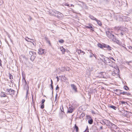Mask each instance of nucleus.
I'll use <instances>...</instances> for the list:
<instances>
[{"label":"nucleus","instance_id":"f257e3e1","mask_svg":"<svg viewBox=\"0 0 132 132\" xmlns=\"http://www.w3.org/2000/svg\"><path fill=\"white\" fill-rule=\"evenodd\" d=\"M103 61L104 63L110 66L113 67L115 64V63L111 60L109 58L104 57Z\"/></svg>","mask_w":132,"mask_h":132},{"label":"nucleus","instance_id":"f03ea898","mask_svg":"<svg viewBox=\"0 0 132 132\" xmlns=\"http://www.w3.org/2000/svg\"><path fill=\"white\" fill-rule=\"evenodd\" d=\"M97 46L103 49V47L106 48L109 51L111 50V48L109 46L106 44H103L102 45L100 43L97 44Z\"/></svg>","mask_w":132,"mask_h":132},{"label":"nucleus","instance_id":"7ed1b4c3","mask_svg":"<svg viewBox=\"0 0 132 132\" xmlns=\"http://www.w3.org/2000/svg\"><path fill=\"white\" fill-rule=\"evenodd\" d=\"M22 81L23 82L22 86L24 87V89L27 90V94L28 90L29 89L28 86L27 84L26 80L24 78H23Z\"/></svg>","mask_w":132,"mask_h":132},{"label":"nucleus","instance_id":"20e7f679","mask_svg":"<svg viewBox=\"0 0 132 132\" xmlns=\"http://www.w3.org/2000/svg\"><path fill=\"white\" fill-rule=\"evenodd\" d=\"M29 54L31 55L30 60L32 61H34L36 56V53L34 51H29Z\"/></svg>","mask_w":132,"mask_h":132},{"label":"nucleus","instance_id":"39448f33","mask_svg":"<svg viewBox=\"0 0 132 132\" xmlns=\"http://www.w3.org/2000/svg\"><path fill=\"white\" fill-rule=\"evenodd\" d=\"M111 127L112 130H114L115 132L119 130V128L117 126L113 124H112V125Z\"/></svg>","mask_w":132,"mask_h":132},{"label":"nucleus","instance_id":"423d86ee","mask_svg":"<svg viewBox=\"0 0 132 132\" xmlns=\"http://www.w3.org/2000/svg\"><path fill=\"white\" fill-rule=\"evenodd\" d=\"M6 91L7 92V94L11 95H13L14 94V91L11 89H7Z\"/></svg>","mask_w":132,"mask_h":132},{"label":"nucleus","instance_id":"0eeeda50","mask_svg":"<svg viewBox=\"0 0 132 132\" xmlns=\"http://www.w3.org/2000/svg\"><path fill=\"white\" fill-rule=\"evenodd\" d=\"M111 32V31H110L109 30L106 31V34L107 36L109 38H111L112 36H113V35L112 34Z\"/></svg>","mask_w":132,"mask_h":132},{"label":"nucleus","instance_id":"6e6552de","mask_svg":"<svg viewBox=\"0 0 132 132\" xmlns=\"http://www.w3.org/2000/svg\"><path fill=\"white\" fill-rule=\"evenodd\" d=\"M25 39L28 42H31L35 46L36 45V43H33V42H34V41L33 39H30L29 38L27 37L26 38H25Z\"/></svg>","mask_w":132,"mask_h":132},{"label":"nucleus","instance_id":"1a4fd4ad","mask_svg":"<svg viewBox=\"0 0 132 132\" xmlns=\"http://www.w3.org/2000/svg\"><path fill=\"white\" fill-rule=\"evenodd\" d=\"M70 86L72 89L74 90L75 92H77V88L76 86L73 84H71Z\"/></svg>","mask_w":132,"mask_h":132},{"label":"nucleus","instance_id":"9d476101","mask_svg":"<svg viewBox=\"0 0 132 132\" xmlns=\"http://www.w3.org/2000/svg\"><path fill=\"white\" fill-rule=\"evenodd\" d=\"M53 14V15H55V16H58L59 14L60 15H61L62 14L60 12H58L57 11H52Z\"/></svg>","mask_w":132,"mask_h":132},{"label":"nucleus","instance_id":"9b49d317","mask_svg":"<svg viewBox=\"0 0 132 132\" xmlns=\"http://www.w3.org/2000/svg\"><path fill=\"white\" fill-rule=\"evenodd\" d=\"M115 91H116V92H118V91H119V92H120V94H117V95L119 96V95H121V94H123V95H126V92H121L122 91V90H120V89H116L115 90Z\"/></svg>","mask_w":132,"mask_h":132},{"label":"nucleus","instance_id":"f8f14e48","mask_svg":"<svg viewBox=\"0 0 132 132\" xmlns=\"http://www.w3.org/2000/svg\"><path fill=\"white\" fill-rule=\"evenodd\" d=\"M44 50L42 48H40L38 50V53L40 55L44 53Z\"/></svg>","mask_w":132,"mask_h":132},{"label":"nucleus","instance_id":"ddd939ff","mask_svg":"<svg viewBox=\"0 0 132 132\" xmlns=\"http://www.w3.org/2000/svg\"><path fill=\"white\" fill-rule=\"evenodd\" d=\"M102 72H101L100 73H98V74L99 75H96V74H95V76L96 77H97L98 78H101L102 77H103V76L102 75Z\"/></svg>","mask_w":132,"mask_h":132},{"label":"nucleus","instance_id":"4468645a","mask_svg":"<svg viewBox=\"0 0 132 132\" xmlns=\"http://www.w3.org/2000/svg\"><path fill=\"white\" fill-rule=\"evenodd\" d=\"M60 49L61 51H62V53L63 54H64L65 51V49L62 46L60 47Z\"/></svg>","mask_w":132,"mask_h":132},{"label":"nucleus","instance_id":"2eb2a0df","mask_svg":"<svg viewBox=\"0 0 132 132\" xmlns=\"http://www.w3.org/2000/svg\"><path fill=\"white\" fill-rule=\"evenodd\" d=\"M76 52H77L79 54H80L81 53H83V54H85V53L84 52L80 50L77 49L76 50Z\"/></svg>","mask_w":132,"mask_h":132},{"label":"nucleus","instance_id":"dca6fc26","mask_svg":"<svg viewBox=\"0 0 132 132\" xmlns=\"http://www.w3.org/2000/svg\"><path fill=\"white\" fill-rule=\"evenodd\" d=\"M85 27L86 28L89 29L91 30H92L93 29V27H92V24H89V26H85Z\"/></svg>","mask_w":132,"mask_h":132},{"label":"nucleus","instance_id":"f3484780","mask_svg":"<svg viewBox=\"0 0 132 132\" xmlns=\"http://www.w3.org/2000/svg\"><path fill=\"white\" fill-rule=\"evenodd\" d=\"M89 17L90 18V19H91L95 21L97 20V19L92 15H89Z\"/></svg>","mask_w":132,"mask_h":132},{"label":"nucleus","instance_id":"a211bd4d","mask_svg":"<svg viewBox=\"0 0 132 132\" xmlns=\"http://www.w3.org/2000/svg\"><path fill=\"white\" fill-rule=\"evenodd\" d=\"M107 125V126H111L113 123H111L108 120L106 122Z\"/></svg>","mask_w":132,"mask_h":132},{"label":"nucleus","instance_id":"6ab92c4d","mask_svg":"<svg viewBox=\"0 0 132 132\" xmlns=\"http://www.w3.org/2000/svg\"><path fill=\"white\" fill-rule=\"evenodd\" d=\"M109 107L110 108H112V109H114L115 110H116L117 109V107L116 106H115L113 105L109 106Z\"/></svg>","mask_w":132,"mask_h":132},{"label":"nucleus","instance_id":"aec40b11","mask_svg":"<svg viewBox=\"0 0 132 132\" xmlns=\"http://www.w3.org/2000/svg\"><path fill=\"white\" fill-rule=\"evenodd\" d=\"M78 127L76 126V125L75 124V129L74 130H75L76 132H78Z\"/></svg>","mask_w":132,"mask_h":132},{"label":"nucleus","instance_id":"412c9836","mask_svg":"<svg viewBox=\"0 0 132 132\" xmlns=\"http://www.w3.org/2000/svg\"><path fill=\"white\" fill-rule=\"evenodd\" d=\"M110 39H112V40L114 41V42L115 41H116V38L113 35V36H112L110 38Z\"/></svg>","mask_w":132,"mask_h":132},{"label":"nucleus","instance_id":"4be33fe9","mask_svg":"<svg viewBox=\"0 0 132 132\" xmlns=\"http://www.w3.org/2000/svg\"><path fill=\"white\" fill-rule=\"evenodd\" d=\"M96 21L97 24L100 26H101L102 25V23L99 20H98L97 19V20H96Z\"/></svg>","mask_w":132,"mask_h":132},{"label":"nucleus","instance_id":"5701e85b","mask_svg":"<svg viewBox=\"0 0 132 132\" xmlns=\"http://www.w3.org/2000/svg\"><path fill=\"white\" fill-rule=\"evenodd\" d=\"M1 97H6V95L4 93L1 92Z\"/></svg>","mask_w":132,"mask_h":132},{"label":"nucleus","instance_id":"b1692460","mask_svg":"<svg viewBox=\"0 0 132 132\" xmlns=\"http://www.w3.org/2000/svg\"><path fill=\"white\" fill-rule=\"evenodd\" d=\"M73 111V109L72 107H70L69 108V110L68 111V112L69 113H71Z\"/></svg>","mask_w":132,"mask_h":132},{"label":"nucleus","instance_id":"393cba45","mask_svg":"<svg viewBox=\"0 0 132 132\" xmlns=\"http://www.w3.org/2000/svg\"><path fill=\"white\" fill-rule=\"evenodd\" d=\"M45 39L46 40V41H47V43H48V44H50V41L48 39V38H47V37H45Z\"/></svg>","mask_w":132,"mask_h":132},{"label":"nucleus","instance_id":"a878e982","mask_svg":"<svg viewBox=\"0 0 132 132\" xmlns=\"http://www.w3.org/2000/svg\"><path fill=\"white\" fill-rule=\"evenodd\" d=\"M93 122V120L92 119L89 120L88 121V123L90 124H92Z\"/></svg>","mask_w":132,"mask_h":132},{"label":"nucleus","instance_id":"bb28decb","mask_svg":"<svg viewBox=\"0 0 132 132\" xmlns=\"http://www.w3.org/2000/svg\"><path fill=\"white\" fill-rule=\"evenodd\" d=\"M114 42H116V43L117 44H118L119 45H121V43L120 42V41L119 40H117V39H116V41H115Z\"/></svg>","mask_w":132,"mask_h":132},{"label":"nucleus","instance_id":"cd10ccee","mask_svg":"<svg viewBox=\"0 0 132 132\" xmlns=\"http://www.w3.org/2000/svg\"><path fill=\"white\" fill-rule=\"evenodd\" d=\"M65 6H71V7H74V5L72 4H65Z\"/></svg>","mask_w":132,"mask_h":132},{"label":"nucleus","instance_id":"c85d7f7f","mask_svg":"<svg viewBox=\"0 0 132 132\" xmlns=\"http://www.w3.org/2000/svg\"><path fill=\"white\" fill-rule=\"evenodd\" d=\"M9 78L10 79H13V76L11 74H9Z\"/></svg>","mask_w":132,"mask_h":132},{"label":"nucleus","instance_id":"c756f323","mask_svg":"<svg viewBox=\"0 0 132 132\" xmlns=\"http://www.w3.org/2000/svg\"><path fill=\"white\" fill-rule=\"evenodd\" d=\"M112 75L114 76H115L117 75V74L115 72H113L112 73Z\"/></svg>","mask_w":132,"mask_h":132},{"label":"nucleus","instance_id":"7c9ffc66","mask_svg":"<svg viewBox=\"0 0 132 132\" xmlns=\"http://www.w3.org/2000/svg\"><path fill=\"white\" fill-rule=\"evenodd\" d=\"M94 55V54H93L92 53H90V55L89 56V57L90 58H91Z\"/></svg>","mask_w":132,"mask_h":132},{"label":"nucleus","instance_id":"2f4dec72","mask_svg":"<svg viewBox=\"0 0 132 132\" xmlns=\"http://www.w3.org/2000/svg\"><path fill=\"white\" fill-rule=\"evenodd\" d=\"M124 88L126 90H127L129 89V88L127 86H124Z\"/></svg>","mask_w":132,"mask_h":132},{"label":"nucleus","instance_id":"473e14b6","mask_svg":"<svg viewBox=\"0 0 132 132\" xmlns=\"http://www.w3.org/2000/svg\"><path fill=\"white\" fill-rule=\"evenodd\" d=\"M59 42L60 43H63L64 42V40L63 39H60L59 41Z\"/></svg>","mask_w":132,"mask_h":132},{"label":"nucleus","instance_id":"72a5a7b5","mask_svg":"<svg viewBox=\"0 0 132 132\" xmlns=\"http://www.w3.org/2000/svg\"><path fill=\"white\" fill-rule=\"evenodd\" d=\"M3 0H0V5H1L3 2Z\"/></svg>","mask_w":132,"mask_h":132},{"label":"nucleus","instance_id":"f704fd0d","mask_svg":"<svg viewBox=\"0 0 132 132\" xmlns=\"http://www.w3.org/2000/svg\"><path fill=\"white\" fill-rule=\"evenodd\" d=\"M44 108V104H42V105L41 106V108L42 109H43Z\"/></svg>","mask_w":132,"mask_h":132},{"label":"nucleus","instance_id":"c9c22d12","mask_svg":"<svg viewBox=\"0 0 132 132\" xmlns=\"http://www.w3.org/2000/svg\"><path fill=\"white\" fill-rule=\"evenodd\" d=\"M45 101V100L44 99H43L42 100V104H43Z\"/></svg>","mask_w":132,"mask_h":132},{"label":"nucleus","instance_id":"e433bc0d","mask_svg":"<svg viewBox=\"0 0 132 132\" xmlns=\"http://www.w3.org/2000/svg\"><path fill=\"white\" fill-rule=\"evenodd\" d=\"M51 88L52 89V92L53 93V85H52V84H51Z\"/></svg>","mask_w":132,"mask_h":132},{"label":"nucleus","instance_id":"4c0bfd02","mask_svg":"<svg viewBox=\"0 0 132 132\" xmlns=\"http://www.w3.org/2000/svg\"><path fill=\"white\" fill-rule=\"evenodd\" d=\"M101 122H101V123L103 125H105V122H104L103 121H102Z\"/></svg>","mask_w":132,"mask_h":132},{"label":"nucleus","instance_id":"58836bf2","mask_svg":"<svg viewBox=\"0 0 132 132\" xmlns=\"http://www.w3.org/2000/svg\"><path fill=\"white\" fill-rule=\"evenodd\" d=\"M70 69V68L68 67H67L66 68V71H69Z\"/></svg>","mask_w":132,"mask_h":132},{"label":"nucleus","instance_id":"ea45409f","mask_svg":"<svg viewBox=\"0 0 132 132\" xmlns=\"http://www.w3.org/2000/svg\"><path fill=\"white\" fill-rule=\"evenodd\" d=\"M109 59H112L113 60H114V61H115V60L113 59V57H109Z\"/></svg>","mask_w":132,"mask_h":132},{"label":"nucleus","instance_id":"a19ab883","mask_svg":"<svg viewBox=\"0 0 132 132\" xmlns=\"http://www.w3.org/2000/svg\"><path fill=\"white\" fill-rule=\"evenodd\" d=\"M126 95H127L128 96H129L130 95V94L129 93H128L126 92Z\"/></svg>","mask_w":132,"mask_h":132},{"label":"nucleus","instance_id":"79ce46f5","mask_svg":"<svg viewBox=\"0 0 132 132\" xmlns=\"http://www.w3.org/2000/svg\"><path fill=\"white\" fill-rule=\"evenodd\" d=\"M59 87L58 86V85H57L56 88V90H57V89H59Z\"/></svg>","mask_w":132,"mask_h":132},{"label":"nucleus","instance_id":"37998d69","mask_svg":"<svg viewBox=\"0 0 132 132\" xmlns=\"http://www.w3.org/2000/svg\"><path fill=\"white\" fill-rule=\"evenodd\" d=\"M56 78L57 79V81H59V78L58 77V76H57L56 77Z\"/></svg>","mask_w":132,"mask_h":132},{"label":"nucleus","instance_id":"c03bdc74","mask_svg":"<svg viewBox=\"0 0 132 132\" xmlns=\"http://www.w3.org/2000/svg\"><path fill=\"white\" fill-rule=\"evenodd\" d=\"M128 47L129 49H132V46H129Z\"/></svg>","mask_w":132,"mask_h":132},{"label":"nucleus","instance_id":"a18cd8bd","mask_svg":"<svg viewBox=\"0 0 132 132\" xmlns=\"http://www.w3.org/2000/svg\"><path fill=\"white\" fill-rule=\"evenodd\" d=\"M61 107L62 108V109H63V110H62V109H61V110L62 111H63V106H61Z\"/></svg>","mask_w":132,"mask_h":132},{"label":"nucleus","instance_id":"49530a36","mask_svg":"<svg viewBox=\"0 0 132 132\" xmlns=\"http://www.w3.org/2000/svg\"><path fill=\"white\" fill-rule=\"evenodd\" d=\"M121 103L122 104H124L125 103V102L123 101L121 102Z\"/></svg>","mask_w":132,"mask_h":132},{"label":"nucleus","instance_id":"de8ad7c7","mask_svg":"<svg viewBox=\"0 0 132 132\" xmlns=\"http://www.w3.org/2000/svg\"><path fill=\"white\" fill-rule=\"evenodd\" d=\"M125 30L126 31H127L128 30V29L126 28H125Z\"/></svg>","mask_w":132,"mask_h":132},{"label":"nucleus","instance_id":"09e8293b","mask_svg":"<svg viewBox=\"0 0 132 132\" xmlns=\"http://www.w3.org/2000/svg\"><path fill=\"white\" fill-rule=\"evenodd\" d=\"M51 84H53V81L51 79Z\"/></svg>","mask_w":132,"mask_h":132},{"label":"nucleus","instance_id":"8fccbe9b","mask_svg":"<svg viewBox=\"0 0 132 132\" xmlns=\"http://www.w3.org/2000/svg\"><path fill=\"white\" fill-rule=\"evenodd\" d=\"M100 128L101 129H103V127H102V126H101L100 127Z\"/></svg>","mask_w":132,"mask_h":132},{"label":"nucleus","instance_id":"3c124183","mask_svg":"<svg viewBox=\"0 0 132 132\" xmlns=\"http://www.w3.org/2000/svg\"><path fill=\"white\" fill-rule=\"evenodd\" d=\"M32 19V18L31 17H30V21H31Z\"/></svg>","mask_w":132,"mask_h":132},{"label":"nucleus","instance_id":"603ef678","mask_svg":"<svg viewBox=\"0 0 132 132\" xmlns=\"http://www.w3.org/2000/svg\"><path fill=\"white\" fill-rule=\"evenodd\" d=\"M93 56H94V57H95V58H96V56H95V55H94Z\"/></svg>","mask_w":132,"mask_h":132},{"label":"nucleus","instance_id":"864d4df0","mask_svg":"<svg viewBox=\"0 0 132 132\" xmlns=\"http://www.w3.org/2000/svg\"><path fill=\"white\" fill-rule=\"evenodd\" d=\"M117 92V93H119V94H120V92L118 91V92Z\"/></svg>","mask_w":132,"mask_h":132},{"label":"nucleus","instance_id":"5fc2aeb1","mask_svg":"<svg viewBox=\"0 0 132 132\" xmlns=\"http://www.w3.org/2000/svg\"><path fill=\"white\" fill-rule=\"evenodd\" d=\"M57 97V95H56V96H55V99H56V98Z\"/></svg>","mask_w":132,"mask_h":132},{"label":"nucleus","instance_id":"6e6d98bb","mask_svg":"<svg viewBox=\"0 0 132 132\" xmlns=\"http://www.w3.org/2000/svg\"><path fill=\"white\" fill-rule=\"evenodd\" d=\"M84 132H88V131H87H87H86L85 130V131Z\"/></svg>","mask_w":132,"mask_h":132},{"label":"nucleus","instance_id":"4d7b16f0","mask_svg":"<svg viewBox=\"0 0 132 132\" xmlns=\"http://www.w3.org/2000/svg\"><path fill=\"white\" fill-rule=\"evenodd\" d=\"M129 63H131V62H130Z\"/></svg>","mask_w":132,"mask_h":132}]
</instances>
